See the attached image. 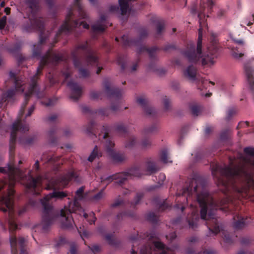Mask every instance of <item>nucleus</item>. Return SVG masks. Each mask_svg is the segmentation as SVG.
Listing matches in <instances>:
<instances>
[{"label":"nucleus","mask_w":254,"mask_h":254,"mask_svg":"<svg viewBox=\"0 0 254 254\" xmlns=\"http://www.w3.org/2000/svg\"><path fill=\"white\" fill-rule=\"evenodd\" d=\"M244 152V155H240L242 160L239 164L234 165L230 159L229 166L215 164L212 168V174L216 178L220 189L226 194L225 198L215 200L208 192L205 181L200 177L191 179L181 192L177 193L178 197L184 196L187 202L195 194L194 198L201 207V218L207 221L208 228L215 235L221 230L215 212L218 209L226 211L230 203H233V199L246 198L250 188L254 186V148L246 147Z\"/></svg>","instance_id":"obj_1"},{"label":"nucleus","mask_w":254,"mask_h":254,"mask_svg":"<svg viewBox=\"0 0 254 254\" xmlns=\"http://www.w3.org/2000/svg\"><path fill=\"white\" fill-rule=\"evenodd\" d=\"M8 184L3 181H0V210L4 212H8L9 231L10 233V243L11 248V254H17L16 248L17 240L13 235V232L18 229L14 217V209L13 206V197L14 191L13 187L17 181L21 180L27 190L34 194H39L40 187L42 183V178L38 176L33 177L30 173L26 176L14 164V154L12 147H10L9 161L8 164Z\"/></svg>","instance_id":"obj_2"},{"label":"nucleus","mask_w":254,"mask_h":254,"mask_svg":"<svg viewBox=\"0 0 254 254\" xmlns=\"http://www.w3.org/2000/svg\"><path fill=\"white\" fill-rule=\"evenodd\" d=\"M79 182L78 175L73 170L69 171L64 175L58 177L52 178L49 182L46 189L47 190H54L53 192L49 193L41 199V202L43 207L42 221L41 223L36 226L37 229H39L44 232H47L50 229L51 225L57 219H59L63 228V223L67 224L68 222L65 220H63L58 211L55 210L51 204V199H62L67 196L65 191L57 190V189L64 188L70 181Z\"/></svg>","instance_id":"obj_3"},{"label":"nucleus","mask_w":254,"mask_h":254,"mask_svg":"<svg viewBox=\"0 0 254 254\" xmlns=\"http://www.w3.org/2000/svg\"><path fill=\"white\" fill-rule=\"evenodd\" d=\"M214 5V2L212 0H208L205 3L202 2L200 3V8L198 14L199 18V28L198 29V37L197 43V46H195L193 43L190 42L188 44L186 49L183 52L185 57L190 63H196L202 57V64L209 66L214 64L215 62L214 59L217 57V53L219 46L217 35L212 33L210 38V44L207 48V52L203 56L202 55V22L201 21L203 12L205 7H207L208 12L210 13Z\"/></svg>","instance_id":"obj_4"},{"label":"nucleus","mask_w":254,"mask_h":254,"mask_svg":"<svg viewBox=\"0 0 254 254\" xmlns=\"http://www.w3.org/2000/svg\"><path fill=\"white\" fill-rule=\"evenodd\" d=\"M64 57L61 53H55L51 50L47 52L45 55L42 57L39 65L37 69V72L34 75L31 80V84L27 92L25 94L24 101L19 110L17 120L13 123L12 126L11 132L10 134V141L12 143L15 142L16 138L17 131L25 132L28 131V125L25 124L24 120H22L25 108L27 104L29 98L32 94H35L38 98H43L45 96L44 91H40L37 85V81L39 76L42 73V70L44 66L49 67L56 65L59 62L63 61Z\"/></svg>","instance_id":"obj_5"},{"label":"nucleus","mask_w":254,"mask_h":254,"mask_svg":"<svg viewBox=\"0 0 254 254\" xmlns=\"http://www.w3.org/2000/svg\"><path fill=\"white\" fill-rule=\"evenodd\" d=\"M26 2L29 8L28 21L27 24L23 25V29L27 32L36 30L39 32V43L33 46V56L39 57L41 50V45L44 43L49 36L48 31H45L44 29V22L43 20L37 14L38 9L37 0H26Z\"/></svg>","instance_id":"obj_6"},{"label":"nucleus","mask_w":254,"mask_h":254,"mask_svg":"<svg viewBox=\"0 0 254 254\" xmlns=\"http://www.w3.org/2000/svg\"><path fill=\"white\" fill-rule=\"evenodd\" d=\"M78 13L80 19H87V15L84 11L79 0H74L73 8L70 9L67 14L65 21L61 26L58 32L56 35L55 43L58 41V39L63 35H65L72 32L75 28H79L82 26L84 29H89V25L84 21H78L76 12Z\"/></svg>","instance_id":"obj_7"},{"label":"nucleus","mask_w":254,"mask_h":254,"mask_svg":"<svg viewBox=\"0 0 254 254\" xmlns=\"http://www.w3.org/2000/svg\"><path fill=\"white\" fill-rule=\"evenodd\" d=\"M84 55L86 62L88 64L92 65H98V59L96 54L88 46L87 42L79 44L72 52L74 66L78 68L79 74L80 77L86 78L89 74V71L82 67L81 58Z\"/></svg>","instance_id":"obj_8"},{"label":"nucleus","mask_w":254,"mask_h":254,"mask_svg":"<svg viewBox=\"0 0 254 254\" xmlns=\"http://www.w3.org/2000/svg\"><path fill=\"white\" fill-rule=\"evenodd\" d=\"M153 234H146L145 238H142L141 236H134L130 237L132 243V254H135L136 252L134 249L137 247L142 240L146 244L140 249L141 254H174V252L165 247L162 243L155 241L153 240Z\"/></svg>","instance_id":"obj_9"},{"label":"nucleus","mask_w":254,"mask_h":254,"mask_svg":"<svg viewBox=\"0 0 254 254\" xmlns=\"http://www.w3.org/2000/svg\"><path fill=\"white\" fill-rule=\"evenodd\" d=\"M84 189L83 187L79 188L76 191L73 201H69L68 206H65L61 209V217L63 220H65L68 222L67 224L63 222V228L66 229L73 228L74 222L71 214L73 212L76 213L77 211L82 212L83 209L78 201L83 198Z\"/></svg>","instance_id":"obj_10"},{"label":"nucleus","mask_w":254,"mask_h":254,"mask_svg":"<svg viewBox=\"0 0 254 254\" xmlns=\"http://www.w3.org/2000/svg\"><path fill=\"white\" fill-rule=\"evenodd\" d=\"M110 128L107 125L102 127L101 133L99 134V138L106 151L110 157L115 162H120L124 161L126 157L122 153L118 152L115 149V143L111 137L109 135Z\"/></svg>","instance_id":"obj_11"},{"label":"nucleus","mask_w":254,"mask_h":254,"mask_svg":"<svg viewBox=\"0 0 254 254\" xmlns=\"http://www.w3.org/2000/svg\"><path fill=\"white\" fill-rule=\"evenodd\" d=\"M141 175L140 169L137 167H135L130 169L127 172L120 173L107 177L102 176L100 180L101 182L108 181L109 183L113 180H116L117 184L122 185L127 179L131 178L132 177H140Z\"/></svg>","instance_id":"obj_12"},{"label":"nucleus","mask_w":254,"mask_h":254,"mask_svg":"<svg viewBox=\"0 0 254 254\" xmlns=\"http://www.w3.org/2000/svg\"><path fill=\"white\" fill-rule=\"evenodd\" d=\"M9 77L12 82L14 84L15 90L13 89L8 90L7 92L3 94L2 100L4 101H6L8 99L11 98L15 94V91L23 92L24 91L23 85L25 84L24 81L21 78L16 77L15 73L10 72Z\"/></svg>","instance_id":"obj_13"},{"label":"nucleus","mask_w":254,"mask_h":254,"mask_svg":"<svg viewBox=\"0 0 254 254\" xmlns=\"http://www.w3.org/2000/svg\"><path fill=\"white\" fill-rule=\"evenodd\" d=\"M103 86L107 94L111 98L119 99L123 94L122 90L112 87L108 79H105L104 80Z\"/></svg>","instance_id":"obj_14"},{"label":"nucleus","mask_w":254,"mask_h":254,"mask_svg":"<svg viewBox=\"0 0 254 254\" xmlns=\"http://www.w3.org/2000/svg\"><path fill=\"white\" fill-rule=\"evenodd\" d=\"M148 35V32L145 28H142L139 32V39L137 40H133L129 39L127 35H123L122 37V41L125 46H131L133 45H137L141 42V40L146 37Z\"/></svg>","instance_id":"obj_15"},{"label":"nucleus","mask_w":254,"mask_h":254,"mask_svg":"<svg viewBox=\"0 0 254 254\" xmlns=\"http://www.w3.org/2000/svg\"><path fill=\"white\" fill-rule=\"evenodd\" d=\"M108 16L106 13L100 15V19L93 24L91 26L92 30L94 33H100L105 31L107 26L106 24V20Z\"/></svg>","instance_id":"obj_16"},{"label":"nucleus","mask_w":254,"mask_h":254,"mask_svg":"<svg viewBox=\"0 0 254 254\" xmlns=\"http://www.w3.org/2000/svg\"><path fill=\"white\" fill-rule=\"evenodd\" d=\"M67 86L71 90V93L70 96V98L74 101H77L81 95V87L77 83L72 80L68 82Z\"/></svg>","instance_id":"obj_17"},{"label":"nucleus","mask_w":254,"mask_h":254,"mask_svg":"<svg viewBox=\"0 0 254 254\" xmlns=\"http://www.w3.org/2000/svg\"><path fill=\"white\" fill-rule=\"evenodd\" d=\"M184 75L186 78L192 81L199 80L197 69L193 65L188 66L184 70Z\"/></svg>","instance_id":"obj_18"},{"label":"nucleus","mask_w":254,"mask_h":254,"mask_svg":"<svg viewBox=\"0 0 254 254\" xmlns=\"http://www.w3.org/2000/svg\"><path fill=\"white\" fill-rule=\"evenodd\" d=\"M190 207H191L192 212L190 215L188 216L187 221L190 228L193 229L196 228L197 222L199 220V217L198 214V211L196 210L195 208H193L192 204H190Z\"/></svg>","instance_id":"obj_19"},{"label":"nucleus","mask_w":254,"mask_h":254,"mask_svg":"<svg viewBox=\"0 0 254 254\" xmlns=\"http://www.w3.org/2000/svg\"><path fill=\"white\" fill-rule=\"evenodd\" d=\"M137 102L143 108L146 115L150 116H154L156 112L155 109L147 105L146 100L142 97H139L137 99Z\"/></svg>","instance_id":"obj_20"},{"label":"nucleus","mask_w":254,"mask_h":254,"mask_svg":"<svg viewBox=\"0 0 254 254\" xmlns=\"http://www.w3.org/2000/svg\"><path fill=\"white\" fill-rule=\"evenodd\" d=\"M244 69L250 86L252 90H254V70L248 64H245Z\"/></svg>","instance_id":"obj_21"},{"label":"nucleus","mask_w":254,"mask_h":254,"mask_svg":"<svg viewBox=\"0 0 254 254\" xmlns=\"http://www.w3.org/2000/svg\"><path fill=\"white\" fill-rule=\"evenodd\" d=\"M244 48H240L238 47L231 49V54L233 58L237 60H241L245 56Z\"/></svg>","instance_id":"obj_22"},{"label":"nucleus","mask_w":254,"mask_h":254,"mask_svg":"<svg viewBox=\"0 0 254 254\" xmlns=\"http://www.w3.org/2000/svg\"><path fill=\"white\" fill-rule=\"evenodd\" d=\"M233 219V226L235 228L239 229L243 228L245 226L246 222L244 218L242 217L239 215L234 216Z\"/></svg>","instance_id":"obj_23"},{"label":"nucleus","mask_w":254,"mask_h":254,"mask_svg":"<svg viewBox=\"0 0 254 254\" xmlns=\"http://www.w3.org/2000/svg\"><path fill=\"white\" fill-rule=\"evenodd\" d=\"M159 170V168L156 165V163L153 161L149 160L146 163V171L148 172L147 174L150 175L156 173Z\"/></svg>","instance_id":"obj_24"},{"label":"nucleus","mask_w":254,"mask_h":254,"mask_svg":"<svg viewBox=\"0 0 254 254\" xmlns=\"http://www.w3.org/2000/svg\"><path fill=\"white\" fill-rule=\"evenodd\" d=\"M102 152L99 149L97 146H95L91 154L88 158V160L92 162L96 158H99L102 156Z\"/></svg>","instance_id":"obj_25"},{"label":"nucleus","mask_w":254,"mask_h":254,"mask_svg":"<svg viewBox=\"0 0 254 254\" xmlns=\"http://www.w3.org/2000/svg\"><path fill=\"white\" fill-rule=\"evenodd\" d=\"M157 49L156 47L146 48L145 47H141L139 48V49H138V52H141L144 51H146L148 52L150 58L151 59H154L156 57V51Z\"/></svg>","instance_id":"obj_26"},{"label":"nucleus","mask_w":254,"mask_h":254,"mask_svg":"<svg viewBox=\"0 0 254 254\" xmlns=\"http://www.w3.org/2000/svg\"><path fill=\"white\" fill-rule=\"evenodd\" d=\"M160 159L163 163H171L170 160L168 151L166 149H163L160 153Z\"/></svg>","instance_id":"obj_27"},{"label":"nucleus","mask_w":254,"mask_h":254,"mask_svg":"<svg viewBox=\"0 0 254 254\" xmlns=\"http://www.w3.org/2000/svg\"><path fill=\"white\" fill-rule=\"evenodd\" d=\"M136 138L133 135L130 136L125 143V147L127 148H131L136 144Z\"/></svg>","instance_id":"obj_28"},{"label":"nucleus","mask_w":254,"mask_h":254,"mask_svg":"<svg viewBox=\"0 0 254 254\" xmlns=\"http://www.w3.org/2000/svg\"><path fill=\"white\" fill-rule=\"evenodd\" d=\"M158 129V127L156 124H152L151 126L146 127L143 130V133L144 135L153 133Z\"/></svg>","instance_id":"obj_29"},{"label":"nucleus","mask_w":254,"mask_h":254,"mask_svg":"<svg viewBox=\"0 0 254 254\" xmlns=\"http://www.w3.org/2000/svg\"><path fill=\"white\" fill-rule=\"evenodd\" d=\"M156 36L161 35L165 28L164 22L163 21H157L156 22Z\"/></svg>","instance_id":"obj_30"},{"label":"nucleus","mask_w":254,"mask_h":254,"mask_svg":"<svg viewBox=\"0 0 254 254\" xmlns=\"http://www.w3.org/2000/svg\"><path fill=\"white\" fill-rule=\"evenodd\" d=\"M60 158V157H54L51 155H47L46 154H43L41 160H46V162H56Z\"/></svg>","instance_id":"obj_31"},{"label":"nucleus","mask_w":254,"mask_h":254,"mask_svg":"<svg viewBox=\"0 0 254 254\" xmlns=\"http://www.w3.org/2000/svg\"><path fill=\"white\" fill-rule=\"evenodd\" d=\"M162 103L165 111H169L171 107V102L170 99L167 96H164L162 98Z\"/></svg>","instance_id":"obj_32"},{"label":"nucleus","mask_w":254,"mask_h":254,"mask_svg":"<svg viewBox=\"0 0 254 254\" xmlns=\"http://www.w3.org/2000/svg\"><path fill=\"white\" fill-rule=\"evenodd\" d=\"M190 109L191 110L192 114L194 116H198L201 112L200 107L196 105H191L190 106Z\"/></svg>","instance_id":"obj_33"},{"label":"nucleus","mask_w":254,"mask_h":254,"mask_svg":"<svg viewBox=\"0 0 254 254\" xmlns=\"http://www.w3.org/2000/svg\"><path fill=\"white\" fill-rule=\"evenodd\" d=\"M18 244L20 247V254H27L26 250L24 248L25 239L23 238H19L18 239Z\"/></svg>","instance_id":"obj_34"},{"label":"nucleus","mask_w":254,"mask_h":254,"mask_svg":"<svg viewBox=\"0 0 254 254\" xmlns=\"http://www.w3.org/2000/svg\"><path fill=\"white\" fill-rule=\"evenodd\" d=\"M116 130L120 133H125L127 130L126 127L123 123H119L115 126Z\"/></svg>","instance_id":"obj_35"},{"label":"nucleus","mask_w":254,"mask_h":254,"mask_svg":"<svg viewBox=\"0 0 254 254\" xmlns=\"http://www.w3.org/2000/svg\"><path fill=\"white\" fill-rule=\"evenodd\" d=\"M66 242V239L64 237L61 236L56 241L55 247H60L65 244Z\"/></svg>","instance_id":"obj_36"},{"label":"nucleus","mask_w":254,"mask_h":254,"mask_svg":"<svg viewBox=\"0 0 254 254\" xmlns=\"http://www.w3.org/2000/svg\"><path fill=\"white\" fill-rule=\"evenodd\" d=\"M147 219L152 223H156L157 221L158 217L154 212H149L147 215Z\"/></svg>","instance_id":"obj_37"},{"label":"nucleus","mask_w":254,"mask_h":254,"mask_svg":"<svg viewBox=\"0 0 254 254\" xmlns=\"http://www.w3.org/2000/svg\"><path fill=\"white\" fill-rule=\"evenodd\" d=\"M59 132V130L56 127L51 128L48 131V135L50 139L52 140L55 135Z\"/></svg>","instance_id":"obj_38"},{"label":"nucleus","mask_w":254,"mask_h":254,"mask_svg":"<svg viewBox=\"0 0 254 254\" xmlns=\"http://www.w3.org/2000/svg\"><path fill=\"white\" fill-rule=\"evenodd\" d=\"M233 41L236 44L239 45L241 48H244L245 45V42L243 39H237L235 38H232Z\"/></svg>","instance_id":"obj_39"},{"label":"nucleus","mask_w":254,"mask_h":254,"mask_svg":"<svg viewBox=\"0 0 254 254\" xmlns=\"http://www.w3.org/2000/svg\"><path fill=\"white\" fill-rule=\"evenodd\" d=\"M101 93L98 91H92L90 93V97L93 99H98L100 98Z\"/></svg>","instance_id":"obj_40"},{"label":"nucleus","mask_w":254,"mask_h":254,"mask_svg":"<svg viewBox=\"0 0 254 254\" xmlns=\"http://www.w3.org/2000/svg\"><path fill=\"white\" fill-rule=\"evenodd\" d=\"M141 145L143 148L147 147L151 145V141L148 138H145L142 140Z\"/></svg>","instance_id":"obj_41"},{"label":"nucleus","mask_w":254,"mask_h":254,"mask_svg":"<svg viewBox=\"0 0 254 254\" xmlns=\"http://www.w3.org/2000/svg\"><path fill=\"white\" fill-rule=\"evenodd\" d=\"M143 193L142 192H139L136 194V195L134 198V205L137 204L141 198L143 197Z\"/></svg>","instance_id":"obj_42"},{"label":"nucleus","mask_w":254,"mask_h":254,"mask_svg":"<svg viewBox=\"0 0 254 254\" xmlns=\"http://www.w3.org/2000/svg\"><path fill=\"white\" fill-rule=\"evenodd\" d=\"M117 63L121 67L122 70H124L125 68L126 64L124 62V58L122 57H119L117 60Z\"/></svg>","instance_id":"obj_43"},{"label":"nucleus","mask_w":254,"mask_h":254,"mask_svg":"<svg viewBox=\"0 0 254 254\" xmlns=\"http://www.w3.org/2000/svg\"><path fill=\"white\" fill-rule=\"evenodd\" d=\"M56 100V98L50 99L47 102H41V103L46 106H52L55 104Z\"/></svg>","instance_id":"obj_44"},{"label":"nucleus","mask_w":254,"mask_h":254,"mask_svg":"<svg viewBox=\"0 0 254 254\" xmlns=\"http://www.w3.org/2000/svg\"><path fill=\"white\" fill-rule=\"evenodd\" d=\"M89 248L95 254L99 253L101 251V247L97 245H94L92 247H89Z\"/></svg>","instance_id":"obj_45"},{"label":"nucleus","mask_w":254,"mask_h":254,"mask_svg":"<svg viewBox=\"0 0 254 254\" xmlns=\"http://www.w3.org/2000/svg\"><path fill=\"white\" fill-rule=\"evenodd\" d=\"M99 112L101 115L105 116H108L110 114L109 109L108 108L101 109L99 110Z\"/></svg>","instance_id":"obj_46"},{"label":"nucleus","mask_w":254,"mask_h":254,"mask_svg":"<svg viewBox=\"0 0 254 254\" xmlns=\"http://www.w3.org/2000/svg\"><path fill=\"white\" fill-rule=\"evenodd\" d=\"M104 195L103 190H102L93 196V199L96 200H100L104 196Z\"/></svg>","instance_id":"obj_47"},{"label":"nucleus","mask_w":254,"mask_h":254,"mask_svg":"<svg viewBox=\"0 0 254 254\" xmlns=\"http://www.w3.org/2000/svg\"><path fill=\"white\" fill-rule=\"evenodd\" d=\"M236 113V111H235V110L234 109H229L228 111V112H227V117H226V119L227 120H229L231 117L234 115H235Z\"/></svg>","instance_id":"obj_48"},{"label":"nucleus","mask_w":254,"mask_h":254,"mask_svg":"<svg viewBox=\"0 0 254 254\" xmlns=\"http://www.w3.org/2000/svg\"><path fill=\"white\" fill-rule=\"evenodd\" d=\"M58 116L56 114H52L47 118V120L50 123H52L55 122Z\"/></svg>","instance_id":"obj_49"},{"label":"nucleus","mask_w":254,"mask_h":254,"mask_svg":"<svg viewBox=\"0 0 254 254\" xmlns=\"http://www.w3.org/2000/svg\"><path fill=\"white\" fill-rule=\"evenodd\" d=\"M166 179V176L163 173H160L158 175V183L161 184Z\"/></svg>","instance_id":"obj_50"},{"label":"nucleus","mask_w":254,"mask_h":254,"mask_svg":"<svg viewBox=\"0 0 254 254\" xmlns=\"http://www.w3.org/2000/svg\"><path fill=\"white\" fill-rule=\"evenodd\" d=\"M6 16H3L0 19V29H3L6 24Z\"/></svg>","instance_id":"obj_51"},{"label":"nucleus","mask_w":254,"mask_h":254,"mask_svg":"<svg viewBox=\"0 0 254 254\" xmlns=\"http://www.w3.org/2000/svg\"><path fill=\"white\" fill-rule=\"evenodd\" d=\"M169 205L168 203L166 201H163V203H162L159 207V209L160 210L163 211L165 210L168 207Z\"/></svg>","instance_id":"obj_52"},{"label":"nucleus","mask_w":254,"mask_h":254,"mask_svg":"<svg viewBox=\"0 0 254 254\" xmlns=\"http://www.w3.org/2000/svg\"><path fill=\"white\" fill-rule=\"evenodd\" d=\"M222 234L224 240L227 243H230L231 239L229 234H226L224 232H223Z\"/></svg>","instance_id":"obj_53"},{"label":"nucleus","mask_w":254,"mask_h":254,"mask_svg":"<svg viewBox=\"0 0 254 254\" xmlns=\"http://www.w3.org/2000/svg\"><path fill=\"white\" fill-rule=\"evenodd\" d=\"M72 134L71 130L68 128H64L63 130V135L66 137L69 136Z\"/></svg>","instance_id":"obj_54"},{"label":"nucleus","mask_w":254,"mask_h":254,"mask_svg":"<svg viewBox=\"0 0 254 254\" xmlns=\"http://www.w3.org/2000/svg\"><path fill=\"white\" fill-rule=\"evenodd\" d=\"M230 132V130L229 129H227V130H225L224 131H223V132H222L221 135V138L223 139H225L227 138V137L228 136Z\"/></svg>","instance_id":"obj_55"},{"label":"nucleus","mask_w":254,"mask_h":254,"mask_svg":"<svg viewBox=\"0 0 254 254\" xmlns=\"http://www.w3.org/2000/svg\"><path fill=\"white\" fill-rule=\"evenodd\" d=\"M123 202V201L121 199H116L114 203H113L111 205L112 207H116L120 205Z\"/></svg>","instance_id":"obj_56"},{"label":"nucleus","mask_w":254,"mask_h":254,"mask_svg":"<svg viewBox=\"0 0 254 254\" xmlns=\"http://www.w3.org/2000/svg\"><path fill=\"white\" fill-rule=\"evenodd\" d=\"M63 75L64 76L65 79H67L71 75L70 70L67 68L65 71H63Z\"/></svg>","instance_id":"obj_57"},{"label":"nucleus","mask_w":254,"mask_h":254,"mask_svg":"<svg viewBox=\"0 0 254 254\" xmlns=\"http://www.w3.org/2000/svg\"><path fill=\"white\" fill-rule=\"evenodd\" d=\"M175 207L177 209L181 208L182 211H183L185 208V205L184 204H182V203H179V200H178L177 203L176 204Z\"/></svg>","instance_id":"obj_58"},{"label":"nucleus","mask_w":254,"mask_h":254,"mask_svg":"<svg viewBox=\"0 0 254 254\" xmlns=\"http://www.w3.org/2000/svg\"><path fill=\"white\" fill-rule=\"evenodd\" d=\"M109 10L111 12H115L119 10V7L117 5H111L109 8Z\"/></svg>","instance_id":"obj_59"},{"label":"nucleus","mask_w":254,"mask_h":254,"mask_svg":"<svg viewBox=\"0 0 254 254\" xmlns=\"http://www.w3.org/2000/svg\"><path fill=\"white\" fill-rule=\"evenodd\" d=\"M34 109H35V106L33 105L31 106V107L28 109V113L26 115L25 117L26 118L27 117L30 116L31 115V114H32V113L33 112Z\"/></svg>","instance_id":"obj_60"},{"label":"nucleus","mask_w":254,"mask_h":254,"mask_svg":"<svg viewBox=\"0 0 254 254\" xmlns=\"http://www.w3.org/2000/svg\"><path fill=\"white\" fill-rule=\"evenodd\" d=\"M106 240L108 241L109 243L111 245H114V243L112 238V236L108 235L106 236Z\"/></svg>","instance_id":"obj_61"},{"label":"nucleus","mask_w":254,"mask_h":254,"mask_svg":"<svg viewBox=\"0 0 254 254\" xmlns=\"http://www.w3.org/2000/svg\"><path fill=\"white\" fill-rule=\"evenodd\" d=\"M199 254H213L214 253L210 250H204L198 253Z\"/></svg>","instance_id":"obj_62"},{"label":"nucleus","mask_w":254,"mask_h":254,"mask_svg":"<svg viewBox=\"0 0 254 254\" xmlns=\"http://www.w3.org/2000/svg\"><path fill=\"white\" fill-rule=\"evenodd\" d=\"M81 110L83 113H87L90 111V109L86 106L82 105L80 106Z\"/></svg>","instance_id":"obj_63"},{"label":"nucleus","mask_w":254,"mask_h":254,"mask_svg":"<svg viewBox=\"0 0 254 254\" xmlns=\"http://www.w3.org/2000/svg\"><path fill=\"white\" fill-rule=\"evenodd\" d=\"M71 254H76V248L75 245H71L70 249Z\"/></svg>","instance_id":"obj_64"}]
</instances>
